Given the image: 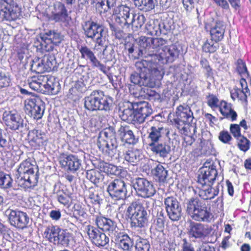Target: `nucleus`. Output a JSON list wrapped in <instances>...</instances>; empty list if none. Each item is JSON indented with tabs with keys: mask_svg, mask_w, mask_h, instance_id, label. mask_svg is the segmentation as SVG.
Here are the masks:
<instances>
[{
	"mask_svg": "<svg viewBox=\"0 0 251 251\" xmlns=\"http://www.w3.org/2000/svg\"><path fill=\"white\" fill-rule=\"evenodd\" d=\"M135 67L138 74H132L130 76L134 84L154 88L163 77L156 62L142 60L136 62Z\"/></svg>",
	"mask_w": 251,
	"mask_h": 251,
	"instance_id": "obj_1",
	"label": "nucleus"
},
{
	"mask_svg": "<svg viewBox=\"0 0 251 251\" xmlns=\"http://www.w3.org/2000/svg\"><path fill=\"white\" fill-rule=\"evenodd\" d=\"M167 41L162 38H153L152 50L157 53L149 54L151 58L147 61L163 64L174 61L178 57L179 50L176 46H167Z\"/></svg>",
	"mask_w": 251,
	"mask_h": 251,
	"instance_id": "obj_2",
	"label": "nucleus"
},
{
	"mask_svg": "<svg viewBox=\"0 0 251 251\" xmlns=\"http://www.w3.org/2000/svg\"><path fill=\"white\" fill-rule=\"evenodd\" d=\"M38 168L30 158L20 164L17 170L18 176L16 182L18 185L25 189L33 188L38 182Z\"/></svg>",
	"mask_w": 251,
	"mask_h": 251,
	"instance_id": "obj_3",
	"label": "nucleus"
},
{
	"mask_svg": "<svg viewBox=\"0 0 251 251\" xmlns=\"http://www.w3.org/2000/svg\"><path fill=\"white\" fill-rule=\"evenodd\" d=\"M144 206L138 201H133L127 208L126 215L131 220L132 227H145L148 223L150 214L149 201H145Z\"/></svg>",
	"mask_w": 251,
	"mask_h": 251,
	"instance_id": "obj_4",
	"label": "nucleus"
},
{
	"mask_svg": "<svg viewBox=\"0 0 251 251\" xmlns=\"http://www.w3.org/2000/svg\"><path fill=\"white\" fill-rule=\"evenodd\" d=\"M164 130L162 126L155 125L151 126L148 130L149 148L153 153L160 157H166L171 151L170 146L166 143H158L162 137Z\"/></svg>",
	"mask_w": 251,
	"mask_h": 251,
	"instance_id": "obj_5",
	"label": "nucleus"
},
{
	"mask_svg": "<svg viewBox=\"0 0 251 251\" xmlns=\"http://www.w3.org/2000/svg\"><path fill=\"white\" fill-rule=\"evenodd\" d=\"M186 211L191 218L197 222H209L212 218L210 209L198 198H191L186 203Z\"/></svg>",
	"mask_w": 251,
	"mask_h": 251,
	"instance_id": "obj_6",
	"label": "nucleus"
},
{
	"mask_svg": "<svg viewBox=\"0 0 251 251\" xmlns=\"http://www.w3.org/2000/svg\"><path fill=\"white\" fill-rule=\"evenodd\" d=\"M97 145L104 155H114L113 150L117 147L116 133L114 127L110 126L100 132Z\"/></svg>",
	"mask_w": 251,
	"mask_h": 251,
	"instance_id": "obj_7",
	"label": "nucleus"
},
{
	"mask_svg": "<svg viewBox=\"0 0 251 251\" xmlns=\"http://www.w3.org/2000/svg\"><path fill=\"white\" fill-rule=\"evenodd\" d=\"M43 236L50 242L61 245L64 247H68L73 240L72 234L67 230L61 229L52 225L46 228Z\"/></svg>",
	"mask_w": 251,
	"mask_h": 251,
	"instance_id": "obj_8",
	"label": "nucleus"
},
{
	"mask_svg": "<svg viewBox=\"0 0 251 251\" xmlns=\"http://www.w3.org/2000/svg\"><path fill=\"white\" fill-rule=\"evenodd\" d=\"M111 103L107 98H104L102 91L94 90L90 95L85 98L84 106L88 110H108L110 109Z\"/></svg>",
	"mask_w": 251,
	"mask_h": 251,
	"instance_id": "obj_9",
	"label": "nucleus"
},
{
	"mask_svg": "<svg viewBox=\"0 0 251 251\" xmlns=\"http://www.w3.org/2000/svg\"><path fill=\"white\" fill-rule=\"evenodd\" d=\"M219 164V161L215 159V161L210 158L207 159L203 166L200 169V174L198 176V182L200 184H213L217 177L216 164Z\"/></svg>",
	"mask_w": 251,
	"mask_h": 251,
	"instance_id": "obj_10",
	"label": "nucleus"
},
{
	"mask_svg": "<svg viewBox=\"0 0 251 251\" xmlns=\"http://www.w3.org/2000/svg\"><path fill=\"white\" fill-rule=\"evenodd\" d=\"M83 29L86 38L96 39L95 48L97 46L103 47L102 37L104 32V27L102 25L93 21H88L85 22L83 26Z\"/></svg>",
	"mask_w": 251,
	"mask_h": 251,
	"instance_id": "obj_11",
	"label": "nucleus"
},
{
	"mask_svg": "<svg viewBox=\"0 0 251 251\" xmlns=\"http://www.w3.org/2000/svg\"><path fill=\"white\" fill-rule=\"evenodd\" d=\"M137 195L143 198H149L156 193L152 183L145 178L136 177L131 181Z\"/></svg>",
	"mask_w": 251,
	"mask_h": 251,
	"instance_id": "obj_12",
	"label": "nucleus"
},
{
	"mask_svg": "<svg viewBox=\"0 0 251 251\" xmlns=\"http://www.w3.org/2000/svg\"><path fill=\"white\" fill-rule=\"evenodd\" d=\"M21 13V8L14 0H0V15L6 20H16Z\"/></svg>",
	"mask_w": 251,
	"mask_h": 251,
	"instance_id": "obj_13",
	"label": "nucleus"
},
{
	"mask_svg": "<svg viewBox=\"0 0 251 251\" xmlns=\"http://www.w3.org/2000/svg\"><path fill=\"white\" fill-rule=\"evenodd\" d=\"M204 29L209 32L210 38L216 42H220L224 38L226 26L224 22L220 20L214 19L204 23Z\"/></svg>",
	"mask_w": 251,
	"mask_h": 251,
	"instance_id": "obj_14",
	"label": "nucleus"
},
{
	"mask_svg": "<svg viewBox=\"0 0 251 251\" xmlns=\"http://www.w3.org/2000/svg\"><path fill=\"white\" fill-rule=\"evenodd\" d=\"M56 63L54 55L52 53L44 54L41 61L33 62L31 65V70L38 74L50 72Z\"/></svg>",
	"mask_w": 251,
	"mask_h": 251,
	"instance_id": "obj_15",
	"label": "nucleus"
},
{
	"mask_svg": "<svg viewBox=\"0 0 251 251\" xmlns=\"http://www.w3.org/2000/svg\"><path fill=\"white\" fill-rule=\"evenodd\" d=\"M6 213L11 226L19 229H24L28 226L29 218L26 213L12 209L7 210Z\"/></svg>",
	"mask_w": 251,
	"mask_h": 251,
	"instance_id": "obj_16",
	"label": "nucleus"
},
{
	"mask_svg": "<svg viewBox=\"0 0 251 251\" xmlns=\"http://www.w3.org/2000/svg\"><path fill=\"white\" fill-rule=\"evenodd\" d=\"M175 116L176 118L174 119V122L178 129H180V122L184 124H190L194 120L193 113L191 108L184 103L176 107Z\"/></svg>",
	"mask_w": 251,
	"mask_h": 251,
	"instance_id": "obj_17",
	"label": "nucleus"
},
{
	"mask_svg": "<svg viewBox=\"0 0 251 251\" xmlns=\"http://www.w3.org/2000/svg\"><path fill=\"white\" fill-rule=\"evenodd\" d=\"M240 87H235L230 91V97L235 101L237 100L241 103L247 105L248 103V97L251 95V92L248 87L246 79L241 78L239 80Z\"/></svg>",
	"mask_w": 251,
	"mask_h": 251,
	"instance_id": "obj_18",
	"label": "nucleus"
},
{
	"mask_svg": "<svg viewBox=\"0 0 251 251\" xmlns=\"http://www.w3.org/2000/svg\"><path fill=\"white\" fill-rule=\"evenodd\" d=\"M107 191L113 199L123 200L127 195L126 184L121 178L115 179L109 184Z\"/></svg>",
	"mask_w": 251,
	"mask_h": 251,
	"instance_id": "obj_19",
	"label": "nucleus"
},
{
	"mask_svg": "<svg viewBox=\"0 0 251 251\" xmlns=\"http://www.w3.org/2000/svg\"><path fill=\"white\" fill-rule=\"evenodd\" d=\"M75 0H64V3L58 1L53 5V10L51 12L52 20L55 22H65L68 18L67 9L65 4L67 6L72 5Z\"/></svg>",
	"mask_w": 251,
	"mask_h": 251,
	"instance_id": "obj_20",
	"label": "nucleus"
},
{
	"mask_svg": "<svg viewBox=\"0 0 251 251\" xmlns=\"http://www.w3.org/2000/svg\"><path fill=\"white\" fill-rule=\"evenodd\" d=\"M164 204L169 218L173 221H178L181 216V207L177 199L168 197L164 200Z\"/></svg>",
	"mask_w": 251,
	"mask_h": 251,
	"instance_id": "obj_21",
	"label": "nucleus"
},
{
	"mask_svg": "<svg viewBox=\"0 0 251 251\" xmlns=\"http://www.w3.org/2000/svg\"><path fill=\"white\" fill-rule=\"evenodd\" d=\"M2 119L6 127L11 130H16L23 127L24 119L16 111H5Z\"/></svg>",
	"mask_w": 251,
	"mask_h": 251,
	"instance_id": "obj_22",
	"label": "nucleus"
},
{
	"mask_svg": "<svg viewBox=\"0 0 251 251\" xmlns=\"http://www.w3.org/2000/svg\"><path fill=\"white\" fill-rule=\"evenodd\" d=\"M211 231V228L207 225L192 222L189 226L188 233L191 239H204Z\"/></svg>",
	"mask_w": 251,
	"mask_h": 251,
	"instance_id": "obj_23",
	"label": "nucleus"
},
{
	"mask_svg": "<svg viewBox=\"0 0 251 251\" xmlns=\"http://www.w3.org/2000/svg\"><path fill=\"white\" fill-rule=\"evenodd\" d=\"M27 140L30 146L35 149L46 145L48 140L44 132L36 128L28 131Z\"/></svg>",
	"mask_w": 251,
	"mask_h": 251,
	"instance_id": "obj_24",
	"label": "nucleus"
},
{
	"mask_svg": "<svg viewBox=\"0 0 251 251\" xmlns=\"http://www.w3.org/2000/svg\"><path fill=\"white\" fill-rule=\"evenodd\" d=\"M95 222L99 228L103 231L107 232L111 238L119 230L115 222L105 217L98 216L96 217Z\"/></svg>",
	"mask_w": 251,
	"mask_h": 251,
	"instance_id": "obj_25",
	"label": "nucleus"
},
{
	"mask_svg": "<svg viewBox=\"0 0 251 251\" xmlns=\"http://www.w3.org/2000/svg\"><path fill=\"white\" fill-rule=\"evenodd\" d=\"M136 115V120L139 124L145 122V119L152 113V109L149 102L141 101L132 103Z\"/></svg>",
	"mask_w": 251,
	"mask_h": 251,
	"instance_id": "obj_26",
	"label": "nucleus"
},
{
	"mask_svg": "<svg viewBox=\"0 0 251 251\" xmlns=\"http://www.w3.org/2000/svg\"><path fill=\"white\" fill-rule=\"evenodd\" d=\"M40 100L38 97H34L25 100V108L28 114L35 119H40L44 113L39 104Z\"/></svg>",
	"mask_w": 251,
	"mask_h": 251,
	"instance_id": "obj_27",
	"label": "nucleus"
},
{
	"mask_svg": "<svg viewBox=\"0 0 251 251\" xmlns=\"http://www.w3.org/2000/svg\"><path fill=\"white\" fill-rule=\"evenodd\" d=\"M87 233L92 243L97 247H104L109 243V238L96 227L88 226Z\"/></svg>",
	"mask_w": 251,
	"mask_h": 251,
	"instance_id": "obj_28",
	"label": "nucleus"
},
{
	"mask_svg": "<svg viewBox=\"0 0 251 251\" xmlns=\"http://www.w3.org/2000/svg\"><path fill=\"white\" fill-rule=\"evenodd\" d=\"M201 187L196 189L193 188V191L195 194H198L200 197L204 200L213 199L219 194L218 186L216 188L211 187L212 184H201Z\"/></svg>",
	"mask_w": 251,
	"mask_h": 251,
	"instance_id": "obj_29",
	"label": "nucleus"
},
{
	"mask_svg": "<svg viewBox=\"0 0 251 251\" xmlns=\"http://www.w3.org/2000/svg\"><path fill=\"white\" fill-rule=\"evenodd\" d=\"M112 238L118 242L119 248L124 251H131L133 246V240L124 232L118 231Z\"/></svg>",
	"mask_w": 251,
	"mask_h": 251,
	"instance_id": "obj_30",
	"label": "nucleus"
},
{
	"mask_svg": "<svg viewBox=\"0 0 251 251\" xmlns=\"http://www.w3.org/2000/svg\"><path fill=\"white\" fill-rule=\"evenodd\" d=\"M218 108L224 118L228 119L231 122L237 120L238 114L236 111L232 108L231 103H228L225 100H221L220 101V105Z\"/></svg>",
	"mask_w": 251,
	"mask_h": 251,
	"instance_id": "obj_31",
	"label": "nucleus"
},
{
	"mask_svg": "<svg viewBox=\"0 0 251 251\" xmlns=\"http://www.w3.org/2000/svg\"><path fill=\"white\" fill-rule=\"evenodd\" d=\"M118 134L122 141H125L128 144L134 145L138 141V139L135 138L133 131L126 125H121L118 131Z\"/></svg>",
	"mask_w": 251,
	"mask_h": 251,
	"instance_id": "obj_32",
	"label": "nucleus"
},
{
	"mask_svg": "<svg viewBox=\"0 0 251 251\" xmlns=\"http://www.w3.org/2000/svg\"><path fill=\"white\" fill-rule=\"evenodd\" d=\"M45 82L44 84L43 94L48 93L51 95H56L60 91V84L55 79L45 75Z\"/></svg>",
	"mask_w": 251,
	"mask_h": 251,
	"instance_id": "obj_33",
	"label": "nucleus"
},
{
	"mask_svg": "<svg viewBox=\"0 0 251 251\" xmlns=\"http://www.w3.org/2000/svg\"><path fill=\"white\" fill-rule=\"evenodd\" d=\"M45 75H38L32 76L28 80L29 87L38 92L43 93L44 83L45 82Z\"/></svg>",
	"mask_w": 251,
	"mask_h": 251,
	"instance_id": "obj_34",
	"label": "nucleus"
},
{
	"mask_svg": "<svg viewBox=\"0 0 251 251\" xmlns=\"http://www.w3.org/2000/svg\"><path fill=\"white\" fill-rule=\"evenodd\" d=\"M59 162L66 169L73 172L77 171L81 166L78 158H60Z\"/></svg>",
	"mask_w": 251,
	"mask_h": 251,
	"instance_id": "obj_35",
	"label": "nucleus"
},
{
	"mask_svg": "<svg viewBox=\"0 0 251 251\" xmlns=\"http://www.w3.org/2000/svg\"><path fill=\"white\" fill-rule=\"evenodd\" d=\"M121 119L127 123H138L136 120V115L134 108H133L132 103L131 107L124 109L121 115Z\"/></svg>",
	"mask_w": 251,
	"mask_h": 251,
	"instance_id": "obj_36",
	"label": "nucleus"
},
{
	"mask_svg": "<svg viewBox=\"0 0 251 251\" xmlns=\"http://www.w3.org/2000/svg\"><path fill=\"white\" fill-rule=\"evenodd\" d=\"M218 43L211 38L206 39L202 45V51L206 53H215L219 48Z\"/></svg>",
	"mask_w": 251,
	"mask_h": 251,
	"instance_id": "obj_37",
	"label": "nucleus"
},
{
	"mask_svg": "<svg viewBox=\"0 0 251 251\" xmlns=\"http://www.w3.org/2000/svg\"><path fill=\"white\" fill-rule=\"evenodd\" d=\"M153 174L155 179L160 182H164L166 180L168 171L161 164H158L153 170Z\"/></svg>",
	"mask_w": 251,
	"mask_h": 251,
	"instance_id": "obj_38",
	"label": "nucleus"
},
{
	"mask_svg": "<svg viewBox=\"0 0 251 251\" xmlns=\"http://www.w3.org/2000/svg\"><path fill=\"white\" fill-rule=\"evenodd\" d=\"M120 156L122 153V155L129 157H140L141 155V151L134 147H127L125 145L122 146L119 151Z\"/></svg>",
	"mask_w": 251,
	"mask_h": 251,
	"instance_id": "obj_39",
	"label": "nucleus"
},
{
	"mask_svg": "<svg viewBox=\"0 0 251 251\" xmlns=\"http://www.w3.org/2000/svg\"><path fill=\"white\" fill-rule=\"evenodd\" d=\"M164 212L163 210L159 207L157 209L156 218L154 220V225L158 231H162L165 224Z\"/></svg>",
	"mask_w": 251,
	"mask_h": 251,
	"instance_id": "obj_40",
	"label": "nucleus"
},
{
	"mask_svg": "<svg viewBox=\"0 0 251 251\" xmlns=\"http://www.w3.org/2000/svg\"><path fill=\"white\" fill-rule=\"evenodd\" d=\"M135 5L141 10L150 11L154 8L153 0H132Z\"/></svg>",
	"mask_w": 251,
	"mask_h": 251,
	"instance_id": "obj_41",
	"label": "nucleus"
},
{
	"mask_svg": "<svg viewBox=\"0 0 251 251\" xmlns=\"http://www.w3.org/2000/svg\"><path fill=\"white\" fill-rule=\"evenodd\" d=\"M135 251H150L151 245L147 239L138 238L135 242Z\"/></svg>",
	"mask_w": 251,
	"mask_h": 251,
	"instance_id": "obj_42",
	"label": "nucleus"
},
{
	"mask_svg": "<svg viewBox=\"0 0 251 251\" xmlns=\"http://www.w3.org/2000/svg\"><path fill=\"white\" fill-rule=\"evenodd\" d=\"M153 38L141 36L139 38L138 43L140 48L144 49L145 51H150L152 50Z\"/></svg>",
	"mask_w": 251,
	"mask_h": 251,
	"instance_id": "obj_43",
	"label": "nucleus"
},
{
	"mask_svg": "<svg viewBox=\"0 0 251 251\" xmlns=\"http://www.w3.org/2000/svg\"><path fill=\"white\" fill-rule=\"evenodd\" d=\"M13 179L9 175L0 172V186L2 188L7 189L12 186Z\"/></svg>",
	"mask_w": 251,
	"mask_h": 251,
	"instance_id": "obj_44",
	"label": "nucleus"
},
{
	"mask_svg": "<svg viewBox=\"0 0 251 251\" xmlns=\"http://www.w3.org/2000/svg\"><path fill=\"white\" fill-rule=\"evenodd\" d=\"M86 178L95 184L100 183L102 176L100 173L95 170H90L86 172Z\"/></svg>",
	"mask_w": 251,
	"mask_h": 251,
	"instance_id": "obj_45",
	"label": "nucleus"
},
{
	"mask_svg": "<svg viewBox=\"0 0 251 251\" xmlns=\"http://www.w3.org/2000/svg\"><path fill=\"white\" fill-rule=\"evenodd\" d=\"M236 70L240 75H249V72L248 71L245 61L239 58L237 60L236 63Z\"/></svg>",
	"mask_w": 251,
	"mask_h": 251,
	"instance_id": "obj_46",
	"label": "nucleus"
},
{
	"mask_svg": "<svg viewBox=\"0 0 251 251\" xmlns=\"http://www.w3.org/2000/svg\"><path fill=\"white\" fill-rule=\"evenodd\" d=\"M145 21V18L143 15H133V18L131 21V23L133 28H135L136 30L140 28L144 24Z\"/></svg>",
	"mask_w": 251,
	"mask_h": 251,
	"instance_id": "obj_47",
	"label": "nucleus"
},
{
	"mask_svg": "<svg viewBox=\"0 0 251 251\" xmlns=\"http://www.w3.org/2000/svg\"><path fill=\"white\" fill-rule=\"evenodd\" d=\"M206 103L207 105L212 109L215 110L218 108L220 105V101L218 97L212 94H209L206 96Z\"/></svg>",
	"mask_w": 251,
	"mask_h": 251,
	"instance_id": "obj_48",
	"label": "nucleus"
},
{
	"mask_svg": "<svg viewBox=\"0 0 251 251\" xmlns=\"http://www.w3.org/2000/svg\"><path fill=\"white\" fill-rule=\"evenodd\" d=\"M201 68L205 71L207 78H210L213 76V69L211 67L208 60L205 58H202L200 60Z\"/></svg>",
	"mask_w": 251,
	"mask_h": 251,
	"instance_id": "obj_49",
	"label": "nucleus"
},
{
	"mask_svg": "<svg viewBox=\"0 0 251 251\" xmlns=\"http://www.w3.org/2000/svg\"><path fill=\"white\" fill-rule=\"evenodd\" d=\"M145 28L147 34L151 36L157 35L160 29L159 25L152 21L149 22L146 25Z\"/></svg>",
	"mask_w": 251,
	"mask_h": 251,
	"instance_id": "obj_50",
	"label": "nucleus"
},
{
	"mask_svg": "<svg viewBox=\"0 0 251 251\" xmlns=\"http://www.w3.org/2000/svg\"><path fill=\"white\" fill-rule=\"evenodd\" d=\"M93 68L99 69L100 71L104 74H106L107 70L106 66L100 63V62L96 57L95 54L89 59Z\"/></svg>",
	"mask_w": 251,
	"mask_h": 251,
	"instance_id": "obj_51",
	"label": "nucleus"
},
{
	"mask_svg": "<svg viewBox=\"0 0 251 251\" xmlns=\"http://www.w3.org/2000/svg\"><path fill=\"white\" fill-rule=\"evenodd\" d=\"M81 54V58L86 60H89L94 54L93 51L87 46H81L78 48Z\"/></svg>",
	"mask_w": 251,
	"mask_h": 251,
	"instance_id": "obj_52",
	"label": "nucleus"
},
{
	"mask_svg": "<svg viewBox=\"0 0 251 251\" xmlns=\"http://www.w3.org/2000/svg\"><path fill=\"white\" fill-rule=\"evenodd\" d=\"M130 9L127 6H121L119 8V12L118 13L119 19H123L125 21V24H129L127 19L129 17Z\"/></svg>",
	"mask_w": 251,
	"mask_h": 251,
	"instance_id": "obj_53",
	"label": "nucleus"
},
{
	"mask_svg": "<svg viewBox=\"0 0 251 251\" xmlns=\"http://www.w3.org/2000/svg\"><path fill=\"white\" fill-rule=\"evenodd\" d=\"M11 83L10 76L6 73L0 71V89L8 87Z\"/></svg>",
	"mask_w": 251,
	"mask_h": 251,
	"instance_id": "obj_54",
	"label": "nucleus"
},
{
	"mask_svg": "<svg viewBox=\"0 0 251 251\" xmlns=\"http://www.w3.org/2000/svg\"><path fill=\"white\" fill-rule=\"evenodd\" d=\"M236 139L238 141V146L241 151H246L249 149L250 141L246 137L242 135L240 138Z\"/></svg>",
	"mask_w": 251,
	"mask_h": 251,
	"instance_id": "obj_55",
	"label": "nucleus"
},
{
	"mask_svg": "<svg viewBox=\"0 0 251 251\" xmlns=\"http://www.w3.org/2000/svg\"><path fill=\"white\" fill-rule=\"evenodd\" d=\"M47 34L49 36V40L53 45H57L62 41V39L60 33L49 31Z\"/></svg>",
	"mask_w": 251,
	"mask_h": 251,
	"instance_id": "obj_56",
	"label": "nucleus"
},
{
	"mask_svg": "<svg viewBox=\"0 0 251 251\" xmlns=\"http://www.w3.org/2000/svg\"><path fill=\"white\" fill-rule=\"evenodd\" d=\"M57 200L58 202L64 205L68 206L69 205L71 194H67L63 192H60L57 193Z\"/></svg>",
	"mask_w": 251,
	"mask_h": 251,
	"instance_id": "obj_57",
	"label": "nucleus"
},
{
	"mask_svg": "<svg viewBox=\"0 0 251 251\" xmlns=\"http://www.w3.org/2000/svg\"><path fill=\"white\" fill-rule=\"evenodd\" d=\"M219 140L222 143L226 144H230L232 137L227 130H222L219 133Z\"/></svg>",
	"mask_w": 251,
	"mask_h": 251,
	"instance_id": "obj_58",
	"label": "nucleus"
},
{
	"mask_svg": "<svg viewBox=\"0 0 251 251\" xmlns=\"http://www.w3.org/2000/svg\"><path fill=\"white\" fill-rule=\"evenodd\" d=\"M229 131L234 138L238 139L242 136L241 128L237 124H231L229 126Z\"/></svg>",
	"mask_w": 251,
	"mask_h": 251,
	"instance_id": "obj_59",
	"label": "nucleus"
},
{
	"mask_svg": "<svg viewBox=\"0 0 251 251\" xmlns=\"http://www.w3.org/2000/svg\"><path fill=\"white\" fill-rule=\"evenodd\" d=\"M96 7L100 13H105L109 9L106 0H97Z\"/></svg>",
	"mask_w": 251,
	"mask_h": 251,
	"instance_id": "obj_60",
	"label": "nucleus"
},
{
	"mask_svg": "<svg viewBox=\"0 0 251 251\" xmlns=\"http://www.w3.org/2000/svg\"><path fill=\"white\" fill-rule=\"evenodd\" d=\"M200 0H182V3L184 8L187 10L192 9L194 7V4L198 3Z\"/></svg>",
	"mask_w": 251,
	"mask_h": 251,
	"instance_id": "obj_61",
	"label": "nucleus"
},
{
	"mask_svg": "<svg viewBox=\"0 0 251 251\" xmlns=\"http://www.w3.org/2000/svg\"><path fill=\"white\" fill-rule=\"evenodd\" d=\"M70 95L71 98L74 100L78 99L81 96L82 93L80 92L76 88L73 87L70 89Z\"/></svg>",
	"mask_w": 251,
	"mask_h": 251,
	"instance_id": "obj_62",
	"label": "nucleus"
},
{
	"mask_svg": "<svg viewBox=\"0 0 251 251\" xmlns=\"http://www.w3.org/2000/svg\"><path fill=\"white\" fill-rule=\"evenodd\" d=\"M89 199L91 200V202L94 204L100 203V197L98 193H94L90 192L89 195Z\"/></svg>",
	"mask_w": 251,
	"mask_h": 251,
	"instance_id": "obj_63",
	"label": "nucleus"
},
{
	"mask_svg": "<svg viewBox=\"0 0 251 251\" xmlns=\"http://www.w3.org/2000/svg\"><path fill=\"white\" fill-rule=\"evenodd\" d=\"M197 251H215V250L208 243H202L201 245L199 247Z\"/></svg>",
	"mask_w": 251,
	"mask_h": 251,
	"instance_id": "obj_64",
	"label": "nucleus"
}]
</instances>
